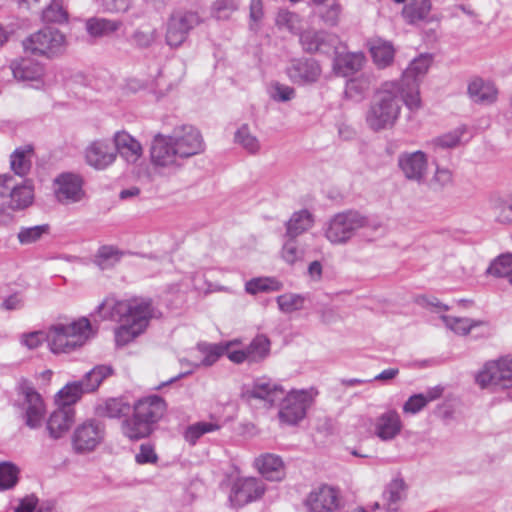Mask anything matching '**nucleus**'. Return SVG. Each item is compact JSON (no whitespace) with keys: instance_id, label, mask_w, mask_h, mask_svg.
Returning a JSON list of instances; mask_svg holds the SVG:
<instances>
[{"instance_id":"19","label":"nucleus","mask_w":512,"mask_h":512,"mask_svg":"<svg viewBox=\"0 0 512 512\" xmlns=\"http://www.w3.org/2000/svg\"><path fill=\"white\" fill-rule=\"evenodd\" d=\"M270 340L263 334L257 335L249 345L240 347L237 345L229 352V360L235 364H254L262 362L270 354Z\"/></svg>"},{"instance_id":"20","label":"nucleus","mask_w":512,"mask_h":512,"mask_svg":"<svg viewBox=\"0 0 512 512\" xmlns=\"http://www.w3.org/2000/svg\"><path fill=\"white\" fill-rule=\"evenodd\" d=\"M397 165L403 176L412 182L422 184L427 177L428 156L423 151L402 152L397 159Z\"/></svg>"},{"instance_id":"28","label":"nucleus","mask_w":512,"mask_h":512,"mask_svg":"<svg viewBox=\"0 0 512 512\" xmlns=\"http://www.w3.org/2000/svg\"><path fill=\"white\" fill-rule=\"evenodd\" d=\"M254 465L259 473L268 480L280 481L285 476L283 460L276 454H262L255 459Z\"/></svg>"},{"instance_id":"52","label":"nucleus","mask_w":512,"mask_h":512,"mask_svg":"<svg viewBox=\"0 0 512 512\" xmlns=\"http://www.w3.org/2000/svg\"><path fill=\"white\" fill-rule=\"evenodd\" d=\"M440 319L447 329L457 335L467 336L471 332L472 318L441 315Z\"/></svg>"},{"instance_id":"47","label":"nucleus","mask_w":512,"mask_h":512,"mask_svg":"<svg viewBox=\"0 0 512 512\" xmlns=\"http://www.w3.org/2000/svg\"><path fill=\"white\" fill-rule=\"evenodd\" d=\"M281 288V282L272 277L253 278L245 284V291L251 295H256L260 292L279 291Z\"/></svg>"},{"instance_id":"16","label":"nucleus","mask_w":512,"mask_h":512,"mask_svg":"<svg viewBox=\"0 0 512 512\" xmlns=\"http://www.w3.org/2000/svg\"><path fill=\"white\" fill-rule=\"evenodd\" d=\"M83 178L76 173L64 172L53 181L57 201L63 205L81 202L85 198Z\"/></svg>"},{"instance_id":"37","label":"nucleus","mask_w":512,"mask_h":512,"mask_svg":"<svg viewBox=\"0 0 512 512\" xmlns=\"http://www.w3.org/2000/svg\"><path fill=\"white\" fill-rule=\"evenodd\" d=\"M33 199V186L26 180L22 184H16L11 191L9 206L13 210H22L30 206Z\"/></svg>"},{"instance_id":"7","label":"nucleus","mask_w":512,"mask_h":512,"mask_svg":"<svg viewBox=\"0 0 512 512\" xmlns=\"http://www.w3.org/2000/svg\"><path fill=\"white\" fill-rule=\"evenodd\" d=\"M432 62L433 57L431 54L419 55L404 70L401 80L397 81L401 85L404 104L412 112L419 110L421 107L419 86Z\"/></svg>"},{"instance_id":"27","label":"nucleus","mask_w":512,"mask_h":512,"mask_svg":"<svg viewBox=\"0 0 512 512\" xmlns=\"http://www.w3.org/2000/svg\"><path fill=\"white\" fill-rule=\"evenodd\" d=\"M75 421L74 408H62L57 406L47 421V430L49 435L54 439L64 436L71 428Z\"/></svg>"},{"instance_id":"63","label":"nucleus","mask_w":512,"mask_h":512,"mask_svg":"<svg viewBox=\"0 0 512 512\" xmlns=\"http://www.w3.org/2000/svg\"><path fill=\"white\" fill-rule=\"evenodd\" d=\"M416 304L427 309H434L435 312L448 311L449 307L441 303L436 297L419 295L415 298Z\"/></svg>"},{"instance_id":"31","label":"nucleus","mask_w":512,"mask_h":512,"mask_svg":"<svg viewBox=\"0 0 512 512\" xmlns=\"http://www.w3.org/2000/svg\"><path fill=\"white\" fill-rule=\"evenodd\" d=\"M237 345V341H229L219 344L200 343L197 346L202 359L196 366H211L218 361L222 355H226L229 358V352L233 350V347Z\"/></svg>"},{"instance_id":"15","label":"nucleus","mask_w":512,"mask_h":512,"mask_svg":"<svg viewBox=\"0 0 512 512\" xmlns=\"http://www.w3.org/2000/svg\"><path fill=\"white\" fill-rule=\"evenodd\" d=\"M201 22L197 12L178 10L174 12L167 22L166 43L170 47H179L187 39L190 31Z\"/></svg>"},{"instance_id":"56","label":"nucleus","mask_w":512,"mask_h":512,"mask_svg":"<svg viewBox=\"0 0 512 512\" xmlns=\"http://www.w3.org/2000/svg\"><path fill=\"white\" fill-rule=\"evenodd\" d=\"M47 224L33 227H23L18 233V240L23 245H28L38 241L44 234L48 233Z\"/></svg>"},{"instance_id":"53","label":"nucleus","mask_w":512,"mask_h":512,"mask_svg":"<svg viewBox=\"0 0 512 512\" xmlns=\"http://www.w3.org/2000/svg\"><path fill=\"white\" fill-rule=\"evenodd\" d=\"M297 237H287L284 241L281 257L289 265H293L304 257V250L299 247Z\"/></svg>"},{"instance_id":"48","label":"nucleus","mask_w":512,"mask_h":512,"mask_svg":"<svg viewBox=\"0 0 512 512\" xmlns=\"http://www.w3.org/2000/svg\"><path fill=\"white\" fill-rule=\"evenodd\" d=\"M279 310L284 314H291L304 308L306 298L296 293H285L276 298Z\"/></svg>"},{"instance_id":"2","label":"nucleus","mask_w":512,"mask_h":512,"mask_svg":"<svg viewBox=\"0 0 512 512\" xmlns=\"http://www.w3.org/2000/svg\"><path fill=\"white\" fill-rule=\"evenodd\" d=\"M403 103L401 85L396 80L383 82L367 109V126L374 132L393 128L400 117Z\"/></svg>"},{"instance_id":"46","label":"nucleus","mask_w":512,"mask_h":512,"mask_svg":"<svg viewBox=\"0 0 512 512\" xmlns=\"http://www.w3.org/2000/svg\"><path fill=\"white\" fill-rule=\"evenodd\" d=\"M234 140L250 154L258 153L261 148L258 138L252 134L247 124H243L237 129Z\"/></svg>"},{"instance_id":"9","label":"nucleus","mask_w":512,"mask_h":512,"mask_svg":"<svg viewBox=\"0 0 512 512\" xmlns=\"http://www.w3.org/2000/svg\"><path fill=\"white\" fill-rule=\"evenodd\" d=\"M67 46L66 35L53 27H44L23 41L25 51L47 58L63 54Z\"/></svg>"},{"instance_id":"38","label":"nucleus","mask_w":512,"mask_h":512,"mask_svg":"<svg viewBox=\"0 0 512 512\" xmlns=\"http://www.w3.org/2000/svg\"><path fill=\"white\" fill-rule=\"evenodd\" d=\"M33 149L31 146L17 148L10 156V166L16 175L25 176L31 169Z\"/></svg>"},{"instance_id":"22","label":"nucleus","mask_w":512,"mask_h":512,"mask_svg":"<svg viewBox=\"0 0 512 512\" xmlns=\"http://www.w3.org/2000/svg\"><path fill=\"white\" fill-rule=\"evenodd\" d=\"M22 395L25 424L31 429L41 427L46 414V406L41 395L31 386L22 387Z\"/></svg>"},{"instance_id":"8","label":"nucleus","mask_w":512,"mask_h":512,"mask_svg":"<svg viewBox=\"0 0 512 512\" xmlns=\"http://www.w3.org/2000/svg\"><path fill=\"white\" fill-rule=\"evenodd\" d=\"M149 153L154 172L159 175L171 176L183 167L184 159L167 134L154 135Z\"/></svg>"},{"instance_id":"44","label":"nucleus","mask_w":512,"mask_h":512,"mask_svg":"<svg viewBox=\"0 0 512 512\" xmlns=\"http://www.w3.org/2000/svg\"><path fill=\"white\" fill-rule=\"evenodd\" d=\"M221 425L218 421H199L189 425L185 432L184 438L190 445H195L200 437L205 434L218 431Z\"/></svg>"},{"instance_id":"58","label":"nucleus","mask_w":512,"mask_h":512,"mask_svg":"<svg viewBox=\"0 0 512 512\" xmlns=\"http://www.w3.org/2000/svg\"><path fill=\"white\" fill-rule=\"evenodd\" d=\"M238 9L236 0H216L212 6L213 16L218 20L228 19Z\"/></svg>"},{"instance_id":"43","label":"nucleus","mask_w":512,"mask_h":512,"mask_svg":"<svg viewBox=\"0 0 512 512\" xmlns=\"http://www.w3.org/2000/svg\"><path fill=\"white\" fill-rule=\"evenodd\" d=\"M129 411L130 405L120 398L108 399L97 407L98 415L113 419L127 416Z\"/></svg>"},{"instance_id":"60","label":"nucleus","mask_w":512,"mask_h":512,"mask_svg":"<svg viewBox=\"0 0 512 512\" xmlns=\"http://www.w3.org/2000/svg\"><path fill=\"white\" fill-rule=\"evenodd\" d=\"M341 13V6L336 1L324 6L319 11L321 19L330 26H335Z\"/></svg>"},{"instance_id":"36","label":"nucleus","mask_w":512,"mask_h":512,"mask_svg":"<svg viewBox=\"0 0 512 512\" xmlns=\"http://www.w3.org/2000/svg\"><path fill=\"white\" fill-rule=\"evenodd\" d=\"M313 223V215L308 210L294 212L286 223V237H298L309 230Z\"/></svg>"},{"instance_id":"29","label":"nucleus","mask_w":512,"mask_h":512,"mask_svg":"<svg viewBox=\"0 0 512 512\" xmlns=\"http://www.w3.org/2000/svg\"><path fill=\"white\" fill-rule=\"evenodd\" d=\"M431 0H408L402 9V17L406 23L417 25L421 22H431Z\"/></svg>"},{"instance_id":"57","label":"nucleus","mask_w":512,"mask_h":512,"mask_svg":"<svg viewBox=\"0 0 512 512\" xmlns=\"http://www.w3.org/2000/svg\"><path fill=\"white\" fill-rule=\"evenodd\" d=\"M18 480V469L11 463H0V489L13 487Z\"/></svg>"},{"instance_id":"12","label":"nucleus","mask_w":512,"mask_h":512,"mask_svg":"<svg viewBox=\"0 0 512 512\" xmlns=\"http://www.w3.org/2000/svg\"><path fill=\"white\" fill-rule=\"evenodd\" d=\"M113 141L116 154L119 153L128 164L134 165L138 178L153 180V174L143 161V147L136 138L125 131H119L115 133Z\"/></svg>"},{"instance_id":"25","label":"nucleus","mask_w":512,"mask_h":512,"mask_svg":"<svg viewBox=\"0 0 512 512\" xmlns=\"http://www.w3.org/2000/svg\"><path fill=\"white\" fill-rule=\"evenodd\" d=\"M287 75L296 84H309L319 79L321 68L318 62L313 59L294 60L287 68Z\"/></svg>"},{"instance_id":"13","label":"nucleus","mask_w":512,"mask_h":512,"mask_svg":"<svg viewBox=\"0 0 512 512\" xmlns=\"http://www.w3.org/2000/svg\"><path fill=\"white\" fill-rule=\"evenodd\" d=\"M344 505L341 490L328 484L314 487L304 500L308 512H339Z\"/></svg>"},{"instance_id":"30","label":"nucleus","mask_w":512,"mask_h":512,"mask_svg":"<svg viewBox=\"0 0 512 512\" xmlns=\"http://www.w3.org/2000/svg\"><path fill=\"white\" fill-rule=\"evenodd\" d=\"M10 68L15 79L20 81H36L39 82L44 75V67L29 58H21L14 60Z\"/></svg>"},{"instance_id":"51","label":"nucleus","mask_w":512,"mask_h":512,"mask_svg":"<svg viewBox=\"0 0 512 512\" xmlns=\"http://www.w3.org/2000/svg\"><path fill=\"white\" fill-rule=\"evenodd\" d=\"M125 255L126 252L119 250L115 246L104 245L97 252L96 262L102 269H105L120 261Z\"/></svg>"},{"instance_id":"33","label":"nucleus","mask_w":512,"mask_h":512,"mask_svg":"<svg viewBox=\"0 0 512 512\" xmlns=\"http://www.w3.org/2000/svg\"><path fill=\"white\" fill-rule=\"evenodd\" d=\"M405 498V482L400 478H395L386 486L383 492V506L387 512H398Z\"/></svg>"},{"instance_id":"23","label":"nucleus","mask_w":512,"mask_h":512,"mask_svg":"<svg viewBox=\"0 0 512 512\" xmlns=\"http://www.w3.org/2000/svg\"><path fill=\"white\" fill-rule=\"evenodd\" d=\"M86 163L96 170H105L116 160V151L109 139L92 141L84 152Z\"/></svg>"},{"instance_id":"14","label":"nucleus","mask_w":512,"mask_h":512,"mask_svg":"<svg viewBox=\"0 0 512 512\" xmlns=\"http://www.w3.org/2000/svg\"><path fill=\"white\" fill-rule=\"evenodd\" d=\"M167 135L184 161L205 151L206 145L203 136L200 130L193 125H177Z\"/></svg>"},{"instance_id":"18","label":"nucleus","mask_w":512,"mask_h":512,"mask_svg":"<svg viewBox=\"0 0 512 512\" xmlns=\"http://www.w3.org/2000/svg\"><path fill=\"white\" fill-rule=\"evenodd\" d=\"M104 426L96 420L89 419L79 424L72 436V445L76 452L87 453L96 449L103 441Z\"/></svg>"},{"instance_id":"32","label":"nucleus","mask_w":512,"mask_h":512,"mask_svg":"<svg viewBox=\"0 0 512 512\" xmlns=\"http://www.w3.org/2000/svg\"><path fill=\"white\" fill-rule=\"evenodd\" d=\"M365 60L362 52L338 53L334 58L333 68L338 75L346 77L359 71Z\"/></svg>"},{"instance_id":"4","label":"nucleus","mask_w":512,"mask_h":512,"mask_svg":"<svg viewBox=\"0 0 512 512\" xmlns=\"http://www.w3.org/2000/svg\"><path fill=\"white\" fill-rule=\"evenodd\" d=\"M94 333L90 321L80 317L50 325L46 331V342L53 354H69L80 349Z\"/></svg>"},{"instance_id":"21","label":"nucleus","mask_w":512,"mask_h":512,"mask_svg":"<svg viewBox=\"0 0 512 512\" xmlns=\"http://www.w3.org/2000/svg\"><path fill=\"white\" fill-rule=\"evenodd\" d=\"M371 426L373 436L383 442H390L401 434L404 424L398 411L390 408L375 417Z\"/></svg>"},{"instance_id":"10","label":"nucleus","mask_w":512,"mask_h":512,"mask_svg":"<svg viewBox=\"0 0 512 512\" xmlns=\"http://www.w3.org/2000/svg\"><path fill=\"white\" fill-rule=\"evenodd\" d=\"M481 388L498 390L512 389V355H504L487 361L476 375Z\"/></svg>"},{"instance_id":"45","label":"nucleus","mask_w":512,"mask_h":512,"mask_svg":"<svg viewBox=\"0 0 512 512\" xmlns=\"http://www.w3.org/2000/svg\"><path fill=\"white\" fill-rule=\"evenodd\" d=\"M487 274L498 278H507L512 284V254H502L491 262Z\"/></svg>"},{"instance_id":"24","label":"nucleus","mask_w":512,"mask_h":512,"mask_svg":"<svg viewBox=\"0 0 512 512\" xmlns=\"http://www.w3.org/2000/svg\"><path fill=\"white\" fill-rule=\"evenodd\" d=\"M265 492L261 479L254 477L238 478L232 487L230 501L234 506H243L259 499Z\"/></svg>"},{"instance_id":"42","label":"nucleus","mask_w":512,"mask_h":512,"mask_svg":"<svg viewBox=\"0 0 512 512\" xmlns=\"http://www.w3.org/2000/svg\"><path fill=\"white\" fill-rule=\"evenodd\" d=\"M275 24L279 30H285L295 35H299L304 26L303 19L298 14L285 9L277 13Z\"/></svg>"},{"instance_id":"6","label":"nucleus","mask_w":512,"mask_h":512,"mask_svg":"<svg viewBox=\"0 0 512 512\" xmlns=\"http://www.w3.org/2000/svg\"><path fill=\"white\" fill-rule=\"evenodd\" d=\"M112 374V368L107 365H98L87 372L81 380L67 383L55 395V404L62 408H74L82 395L98 389L105 378Z\"/></svg>"},{"instance_id":"35","label":"nucleus","mask_w":512,"mask_h":512,"mask_svg":"<svg viewBox=\"0 0 512 512\" xmlns=\"http://www.w3.org/2000/svg\"><path fill=\"white\" fill-rule=\"evenodd\" d=\"M374 78L369 74H361L346 83L345 94L354 101H361L370 92Z\"/></svg>"},{"instance_id":"49","label":"nucleus","mask_w":512,"mask_h":512,"mask_svg":"<svg viewBox=\"0 0 512 512\" xmlns=\"http://www.w3.org/2000/svg\"><path fill=\"white\" fill-rule=\"evenodd\" d=\"M328 35L325 32L307 30L299 34L300 44L306 52L320 51Z\"/></svg>"},{"instance_id":"34","label":"nucleus","mask_w":512,"mask_h":512,"mask_svg":"<svg viewBox=\"0 0 512 512\" xmlns=\"http://www.w3.org/2000/svg\"><path fill=\"white\" fill-rule=\"evenodd\" d=\"M443 392L440 387H433L424 393L414 394L410 396L403 404V413L415 415L422 411L428 403L438 399Z\"/></svg>"},{"instance_id":"55","label":"nucleus","mask_w":512,"mask_h":512,"mask_svg":"<svg viewBox=\"0 0 512 512\" xmlns=\"http://www.w3.org/2000/svg\"><path fill=\"white\" fill-rule=\"evenodd\" d=\"M267 93L275 102H288L295 98V89L280 82H272L267 87Z\"/></svg>"},{"instance_id":"50","label":"nucleus","mask_w":512,"mask_h":512,"mask_svg":"<svg viewBox=\"0 0 512 512\" xmlns=\"http://www.w3.org/2000/svg\"><path fill=\"white\" fill-rule=\"evenodd\" d=\"M467 133L465 126H460L442 136L436 137L431 141V145L436 148H453L460 144Z\"/></svg>"},{"instance_id":"54","label":"nucleus","mask_w":512,"mask_h":512,"mask_svg":"<svg viewBox=\"0 0 512 512\" xmlns=\"http://www.w3.org/2000/svg\"><path fill=\"white\" fill-rule=\"evenodd\" d=\"M42 18L46 22L63 23L68 19V13L64 9L62 0H52L43 10Z\"/></svg>"},{"instance_id":"61","label":"nucleus","mask_w":512,"mask_h":512,"mask_svg":"<svg viewBox=\"0 0 512 512\" xmlns=\"http://www.w3.org/2000/svg\"><path fill=\"white\" fill-rule=\"evenodd\" d=\"M492 334L493 328L489 322L473 319L471 325V332L469 333V335H471L472 338H488L492 336Z\"/></svg>"},{"instance_id":"17","label":"nucleus","mask_w":512,"mask_h":512,"mask_svg":"<svg viewBox=\"0 0 512 512\" xmlns=\"http://www.w3.org/2000/svg\"><path fill=\"white\" fill-rule=\"evenodd\" d=\"M243 397L247 400H260L265 405L274 406L285 395V389L277 381L268 378H256L250 385L244 387Z\"/></svg>"},{"instance_id":"5","label":"nucleus","mask_w":512,"mask_h":512,"mask_svg":"<svg viewBox=\"0 0 512 512\" xmlns=\"http://www.w3.org/2000/svg\"><path fill=\"white\" fill-rule=\"evenodd\" d=\"M380 228L379 223L371 221L360 212L347 210L330 218L325 225L324 236L331 244L342 245L348 243L360 230L376 232Z\"/></svg>"},{"instance_id":"41","label":"nucleus","mask_w":512,"mask_h":512,"mask_svg":"<svg viewBox=\"0 0 512 512\" xmlns=\"http://www.w3.org/2000/svg\"><path fill=\"white\" fill-rule=\"evenodd\" d=\"M491 211L496 222L512 225V197L499 196L491 200Z\"/></svg>"},{"instance_id":"40","label":"nucleus","mask_w":512,"mask_h":512,"mask_svg":"<svg viewBox=\"0 0 512 512\" xmlns=\"http://www.w3.org/2000/svg\"><path fill=\"white\" fill-rule=\"evenodd\" d=\"M121 27V22L105 18H90L86 22V30L92 37L110 36Z\"/></svg>"},{"instance_id":"64","label":"nucleus","mask_w":512,"mask_h":512,"mask_svg":"<svg viewBox=\"0 0 512 512\" xmlns=\"http://www.w3.org/2000/svg\"><path fill=\"white\" fill-rule=\"evenodd\" d=\"M453 175L448 168L436 167L435 174L433 176V182L441 187L448 186L452 183Z\"/></svg>"},{"instance_id":"59","label":"nucleus","mask_w":512,"mask_h":512,"mask_svg":"<svg viewBox=\"0 0 512 512\" xmlns=\"http://www.w3.org/2000/svg\"><path fill=\"white\" fill-rule=\"evenodd\" d=\"M135 461L137 464H156L158 461V455L155 452V448L150 443H143L139 447V452L135 455Z\"/></svg>"},{"instance_id":"11","label":"nucleus","mask_w":512,"mask_h":512,"mask_svg":"<svg viewBox=\"0 0 512 512\" xmlns=\"http://www.w3.org/2000/svg\"><path fill=\"white\" fill-rule=\"evenodd\" d=\"M316 395L317 391L314 388L285 392L284 397L280 400L281 405L278 412L280 421L288 425L298 424L305 418Z\"/></svg>"},{"instance_id":"62","label":"nucleus","mask_w":512,"mask_h":512,"mask_svg":"<svg viewBox=\"0 0 512 512\" xmlns=\"http://www.w3.org/2000/svg\"><path fill=\"white\" fill-rule=\"evenodd\" d=\"M44 341H46V332L43 331L24 333L20 337L21 344L29 349L38 348Z\"/></svg>"},{"instance_id":"39","label":"nucleus","mask_w":512,"mask_h":512,"mask_svg":"<svg viewBox=\"0 0 512 512\" xmlns=\"http://www.w3.org/2000/svg\"><path fill=\"white\" fill-rule=\"evenodd\" d=\"M370 51L373 61L378 68H386L393 62L395 49L388 41L381 39L374 41Z\"/></svg>"},{"instance_id":"3","label":"nucleus","mask_w":512,"mask_h":512,"mask_svg":"<svg viewBox=\"0 0 512 512\" xmlns=\"http://www.w3.org/2000/svg\"><path fill=\"white\" fill-rule=\"evenodd\" d=\"M165 412L166 403L161 397L157 395L143 397L134 403L132 416L123 420L121 431L132 441L148 437Z\"/></svg>"},{"instance_id":"26","label":"nucleus","mask_w":512,"mask_h":512,"mask_svg":"<svg viewBox=\"0 0 512 512\" xmlns=\"http://www.w3.org/2000/svg\"><path fill=\"white\" fill-rule=\"evenodd\" d=\"M472 102L479 105H492L498 99V88L491 80L480 77L473 78L467 88Z\"/></svg>"},{"instance_id":"1","label":"nucleus","mask_w":512,"mask_h":512,"mask_svg":"<svg viewBox=\"0 0 512 512\" xmlns=\"http://www.w3.org/2000/svg\"><path fill=\"white\" fill-rule=\"evenodd\" d=\"M97 313L103 319L120 323L115 329V342L117 346H125L145 331L154 309L147 300L107 298L97 307Z\"/></svg>"}]
</instances>
